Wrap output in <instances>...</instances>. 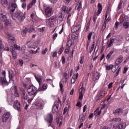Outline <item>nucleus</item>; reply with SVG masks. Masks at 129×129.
<instances>
[{
  "label": "nucleus",
  "instance_id": "nucleus-39",
  "mask_svg": "<svg viewBox=\"0 0 129 129\" xmlns=\"http://www.w3.org/2000/svg\"><path fill=\"white\" fill-rule=\"evenodd\" d=\"M34 31H35V28L34 27V26H31L28 29L27 32H28V33H33V32H34Z\"/></svg>",
  "mask_w": 129,
  "mask_h": 129
},
{
  "label": "nucleus",
  "instance_id": "nucleus-29",
  "mask_svg": "<svg viewBox=\"0 0 129 129\" xmlns=\"http://www.w3.org/2000/svg\"><path fill=\"white\" fill-rule=\"evenodd\" d=\"M1 3L2 5L4 7V8H8V6L9 5V2H8V0H2Z\"/></svg>",
  "mask_w": 129,
  "mask_h": 129
},
{
  "label": "nucleus",
  "instance_id": "nucleus-11",
  "mask_svg": "<svg viewBox=\"0 0 129 129\" xmlns=\"http://www.w3.org/2000/svg\"><path fill=\"white\" fill-rule=\"evenodd\" d=\"M126 124L125 122H122L117 125L114 124L113 127L114 129H124L125 128Z\"/></svg>",
  "mask_w": 129,
  "mask_h": 129
},
{
  "label": "nucleus",
  "instance_id": "nucleus-50",
  "mask_svg": "<svg viewBox=\"0 0 129 129\" xmlns=\"http://www.w3.org/2000/svg\"><path fill=\"white\" fill-rule=\"evenodd\" d=\"M122 6V2L121 1H120L118 5L117 10H120V9H121Z\"/></svg>",
  "mask_w": 129,
  "mask_h": 129
},
{
  "label": "nucleus",
  "instance_id": "nucleus-8",
  "mask_svg": "<svg viewBox=\"0 0 129 129\" xmlns=\"http://www.w3.org/2000/svg\"><path fill=\"white\" fill-rule=\"evenodd\" d=\"M9 75L10 82H11V81H12L13 84H15V80L14 79V77H15V74H14V72H13V70H9Z\"/></svg>",
  "mask_w": 129,
  "mask_h": 129
},
{
  "label": "nucleus",
  "instance_id": "nucleus-18",
  "mask_svg": "<svg viewBox=\"0 0 129 129\" xmlns=\"http://www.w3.org/2000/svg\"><path fill=\"white\" fill-rule=\"evenodd\" d=\"M7 101L9 104H13V102L15 101V97L12 95H10V97H8Z\"/></svg>",
  "mask_w": 129,
  "mask_h": 129
},
{
  "label": "nucleus",
  "instance_id": "nucleus-59",
  "mask_svg": "<svg viewBox=\"0 0 129 129\" xmlns=\"http://www.w3.org/2000/svg\"><path fill=\"white\" fill-rule=\"evenodd\" d=\"M72 0H64V3L66 5H69Z\"/></svg>",
  "mask_w": 129,
  "mask_h": 129
},
{
  "label": "nucleus",
  "instance_id": "nucleus-53",
  "mask_svg": "<svg viewBox=\"0 0 129 129\" xmlns=\"http://www.w3.org/2000/svg\"><path fill=\"white\" fill-rule=\"evenodd\" d=\"M18 64L19 65V66L22 67V66H23V65H24V61H23V60H22V59H20L19 60Z\"/></svg>",
  "mask_w": 129,
  "mask_h": 129
},
{
  "label": "nucleus",
  "instance_id": "nucleus-23",
  "mask_svg": "<svg viewBox=\"0 0 129 129\" xmlns=\"http://www.w3.org/2000/svg\"><path fill=\"white\" fill-rule=\"evenodd\" d=\"M48 88L47 84H44L42 87H39L38 89V91H44Z\"/></svg>",
  "mask_w": 129,
  "mask_h": 129
},
{
  "label": "nucleus",
  "instance_id": "nucleus-10",
  "mask_svg": "<svg viewBox=\"0 0 129 129\" xmlns=\"http://www.w3.org/2000/svg\"><path fill=\"white\" fill-rule=\"evenodd\" d=\"M6 36L9 39V40H11V41H13V43H16V39H15V35L12 34V33L10 32H6Z\"/></svg>",
  "mask_w": 129,
  "mask_h": 129
},
{
  "label": "nucleus",
  "instance_id": "nucleus-49",
  "mask_svg": "<svg viewBox=\"0 0 129 129\" xmlns=\"http://www.w3.org/2000/svg\"><path fill=\"white\" fill-rule=\"evenodd\" d=\"M14 49H16V50H18V51H21V46L17 45V44H15L14 45Z\"/></svg>",
  "mask_w": 129,
  "mask_h": 129
},
{
  "label": "nucleus",
  "instance_id": "nucleus-62",
  "mask_svg": "<svg viewBox=\"0 0 129 129\" xmlns=\"http://www.w3.org/2000/svg\"><path fill=\"white\" fill-rule=\"evenodd\" d=\"M45 30V27H42L38 29L39 32H44Z\"/></svg>",
  "mask_w": 129,
  "mask_h": 129
},
{
  "label": "nucleus",
  "instance_id": "nucleus-6",
  "mask_svg": "<svg viewBox=\"0 0 129 129\" xmlns=\"http://www.w3.org/2000/svg\"><path fill=\"white\" fill-rule=\"evenodd\" d=\"M10 116H11V113L9 112H5L2 116V119L3 122H6L10 118Z\"/></svg>",
  "mask_w": 129,
  "mask_h": 129
},
{
  "label": "nucleus",
  "instance_id": "nucleus-43",
  "mask_svg": "<svg viewBox=\"0 0 129 129\" xmlns=\"http://www.w3.org/2000/svg\"><path fill=\"white\" fill-rule=\"evenodd\" d=\"M5 22V26H12V22H10V21L8 20V19Z\"/></svg>",
  "mask_w": 129,
  "mask_h": 129
},
{
  "label": "nucleus",
  "instance_id": "nucleus-47",
  "mask_svg": "<svg viewBox=\"0 0 129 129\" xmlns=\"http://www.w3.org/2000/svg\"><path fill=\"white\" fill-rule=\"evenodd\" d=\"M64 77L66 78V81H67L68 80V78H69V74H67V73H63Z\"/></svg>",
  "mask_w": 129,
  "mask_h": 129
},
{
  "label": "nucleus",
  "instance_id": "nucleus-15",
  "mask_svg": "<svg viewBox=\"0 0 129 129\" xmlns=\"http://www.w3.org/2000/svg\"><path fill=\"white\" fill-rule=\"evenodd\" d=\"M128 22H129L128 17L122 15V18L120 21V24H124V23H127Z\"/></svg>",
  "mask_w": 129,
  "mask_h": 129
},
{
  "label": "nucleus",
  "instance_id": "nucleus-55",
  "mask_svg": "<svg viewBox=\"0 0 129 129\" xmlns=\"http://www.w3.org/2000/svg\"><path fill=\"white\" fill-rule=\"evenodd\" d=\"M48 51V48H46L45 49L42 50V55H45Z\"/></svg>",
  "mask_w": 129,
  "mask_h": 129
},
{
  "label": "nucleus",
  "instance_id": "nucleus-2",
  "mask_svg": "<svg viewBox=\"0 0 129 129\" xmlns=\"http://www.w3.org/2000/svg\"><path fill=\"white\" fill-rule=\"evenodd\" d=\"M44 8L45 10V13L47 17H51L53 15V11H52V7L50 6H46L44 5Z\"/></svg>",
  "mask_w": 129,
  "mask_h": 129
},
{
  "label": "nucleus",
  "instance_id": "nucleus-51",
  "mask_svg": "<svg viewBox=\"0 0 129 129\" xmlns=\"http://www.w3.org/2000/svg\"><path fill=\"white\" fill-rule=\"evenodd\" d=\"M112 68V64H109L108 66H106V69L109 71Z\"/></svg>",
  "mask_w": 129,
  "mask_h": 129
},
{
  "label": "nucleus",
  "instance_id": "nucleus-40",
  "mask_svg": "<svg viewBox=\"0 0 129 129\" xmlns=\"http://www.w3.org/2000/svg\"><path fill=\"white\" fill-rule=\"evenodd\" d=\"M76 81V75L73 76L72 79L71 80V83L73 84L75 83V82Z\"/></svg>",
  "mask_w": 129,
  "mask_h": 129
},
{
  "label": "nucleus",
  "instance_id": "nucleus-20",
  "mask_svg": "<svg viewBox=\"0 0 129 129\" xmlns=\"http://www.w3.org/2000/svg\"><path fill=\"white\" fill-rule=\"evenodd\" d=\"M107 13H106L105 21H104V23L103 24L102 27L101 29V31L102 32H103V31H104V30H105V28H106V23H107Z\"/></svg>",
  "mask_w": 129,
  "mask_h": 129
},
{
  "label": "nucleus",
  "instance_id": "nucleus-7",
  "mask_svg": "<svg viewBox=\"0 0 129 129\" xmlns=\"http://www.w3.org/2000/svg\"><path fill=\"white\" fill-rule=\"evenodd\" d=\"M0 20L2 22H6L8 20L7 12H3L0 14Z\"/></svg>",
  "mask_w": 129,
  "mask_h": 129
},
{
  "label": "nucleus",
  "instance_id": "nucleus-26",
  "mask_svg": "<svg viewBox=\"0 0 129 129\" xmlns=\"http://www.w3.org/2000/svg\"><path fill=\"white\" fill-rule=\"evenodd\" d=\"M75 9L78 12H80V10L82 9V3L80 2L75 7Z\"/></svg>",
  "mask_w": 129,
  "mask_h": 129
},
{
  "label": "nucleus",
  "instance_id": "nucleus-61",
  "mask_svg": "<svg viewBox=\"0 0 129 129\" xmlns=\"http://www.w3.org/2000/svg\"><path fill=\"white\" fill-rule=\"evenodd\" d=\"M49 2L51 4H56L58 2V0H49Z\"/></svg>",
  "mask_w": 129,
  "mask_h": 129
},
{
  "label": "nucleus",
  "instance_id": "nucleus-3",
  "mask_svg": "<svg viewBox=\"0 0 129 129\" xmlns=\"http://www.w3.org/2000/svg\"><path fill=\"white\" fill-rule=\"evenodd\" d=\"M59 104H61V101L58 99V101H55L52 107V112L53 113H57L58 112V108H59Z\"/></svg>",
  "mask_w": 129,
  "mask_h": 129
},
{
  "label": "nucleus",
  "instance_id": "nucleus-34",
  "mask_svg": "<svg viewBox=\"0 0 129 129\" xmlns=\"http://www.w3.org/2000/svg\"><path fill=\"white\" fill-rule=\"evenodd\" d=\"M61 11L64 13H67V14H68V7L67 6H63L61 7Z\"/></svg>",
  "mask_w": 129,
  "mask_h": 129
},
{
  "label": "nucleus",
  "instance_id": "nucleus-64",
  "mask_svg": "<svg viewBox=\"0 0 129 129\" xmlns=\"http://www.w3.org/2000/svg\"><path fill=\"white\" fill-rule=\"evenodd\" d=\"M21 49V51H22V52H25V51H26V47H25V46H22Z\"/></svg>",
  "mask_w": 129,
  "mask_h": 129
},
{
  "label": "nucleus",
  "instance_id": "nucleus-37",
  "mask_svg": "<svg viewBox=\"0 0 129 129\" xmlns=\"http://www.w3.org/2000/svg\"><path fill=\"white\" fill-rule=\"evenodd\" d=\"M86 117V114L85 113H82V117L80 120L81 122H83L85 120V118Z\"/></svg>",
  "mask_w": 129,
  "mask_h": 129
},
{
  "label": "nucleus",
  "instance_id": "nucleus-52",
  "mask_svg": "<svg viewBox=\"0 0 129 129\" xmlns=\"http://www.w3.org/2000/svg\"><path fill=\"white\" fill-rule=\"evenodd\" d=\"M58 18L60 22H63V18H64V17L62 16V13L58 14Z\"/></svg>",
  "mask_w": 129,
  "mask_h": 129
},
{
  "label": "nucleus",
  "instance_id": "nucleus-38",
  "mask_svg": "<svg viewBox=\"0 0 129 129\" xmlns=\"http://www.w3.org/2000/svg\"><path fill=\"white\" fill-rule=\"evenodd\" d=\"M27 32H28V28H25V29L24 30H23L21 32V34L23 37H25L26 36V34H27Z\"/></svg>",
  "mask_w": 129,
  "mask_h": 129
},
{
  "label": "nucleus",
  "instance_id": "nucleus-17",
  "mask_svg": "<svg viewBox=\"0 0 129 129\" xmlns=\"http://www.w3.org/2000/svg\"><path fill=\"white\" fill-rule=\"evenodd\" d=\"M104 96V92L100 91L97 95L96 98L97 100H100V99H102L103 97Z\"/></svg>",
  "mask_w": 129,
  "mask_h": 129
},
{
  "label": "nucleus",
  "instance_id": "nucleus-5",
  "mask_svg": "<svg viewBox=\"0 0 129 129\" xmlns=\"http://www.w3.org/2000/svg\"><path fill=\"white\" fill-rule=\"evenodd\" d=\"M44 101L42 100H37L35 102V106L37 108H39L40 109H43L44 108Z\"/></svg>",
  "mask_w": 129,
  "mask_h": 129
},
{
  "label": "nucleus",
  "instance_id": "nucleus-41",
  "mask_svg": "<svg viewBox=\"0 0 129 129\" xmlns=\"http://www.w3.org/2000/svg\"><path fill=\"white\" fill-rule=\"evenodd\" d=\"M39 50H40V48L38 47L36 51H34L33 50H30V53H31V54H37V53H38V51H39Z\"/></svg>",
  "mask_w": 129,
  "mask_h": 129
},
{
  "label": "nucleus",
  "instance_id": "nucleus-14",
  "mask_svg": "<svg viewBox=\"0 0 129 129\" xmlns=\"http://www.w3.org/2000/svg\"><path fill=\"white\" fill-rule=\"evenodd\" d=\"M33 75L36 79V80L37 81V82H38L39 85H41V84H42V77H41V76H40L39 75H38L37 74H33Z\"/></svg>",
  "mask_w": 129,
  "mask_h": 129
},
{
  "label": "nucleus",
  "instance_id": "nucleus-22",
  "mask_svg": "<svg viewBox=\"0 0 129 129\" xmlns=\"http://www.w3.org/2000/svg\"><path fill=\"white\" fill-rule=\"evenodd\" d=\"M100 77V73H99L98 72H96L94 75L93 80V81H96L97 80H98Z\"/></svg>",
  "mask_w": 129,
  "mask_h": 129
},
{
  "label": "nucleus",
  "instance_id": "nucleus-27",
  "mask_svg": "<svg viewBox=\"0 0 129 129\" xmlns=\"http://www.w3.org/2000/svg\"><path fill=\"white\" fill-rule=\"evenodd\" d=\"M56 16H53L49 18V19H46V22L47 23H52L54 22V21H56Z\"/></svg>",
  "mask_w": 129,
  "mask_h": 129
},
{
  "label": "nucleus",
  "instance_id": "nucleus-33",
  "mask_svg": "<svg viewBox=\"0 0 129 129\" xmlns=\"http://www.w3.org/2000/svg\"><path fill=\"white\" fill-rule=\"evenodd\" d=\"M117 69H118V66H117L116 64L113 66L112 65V72L114 73L116 71V70H117Z\"/></svg>",
  "mask_w": 129,
  "mask_h": 129
},
{
  "label": "nucleus",
  "instance_id": "nucleus-9",
  "mask_svg": "<svg viewBox=\"0 0 129 129\" xmlns=\"http://www.w3.org/2000/svg\"><path fill=\"white\" fill-rule=\"evenodd\" d=\"M13 107L18 111H21V104L19 101L15 100L14 102Z\"/></svg>",
  "mask_w": 129,
  "mask_h": 129
},
{
  "label": "nucleus",
  "instance_id": "nucleus-48",
  "mask_svg": "<svg viewBox=\"0 0 129 129\" xmlns=\"http://www.w3.org/2000/svg\"><path fill=\"white\" fill-rule=\"evenodd\" d=\"M67 46L69 47H71L72 46V40H69L67 43Z\"/></svg>",
  "mask_w": 129,
  "mask_h": 129
},
{
  "label": "nucleus",
  "instance_id": "nucleus-31",
  "mask_svg": "<svg viewBox=\"0 0 129 129\" xmlns=\"http://www.w3.org/2000/svg\"><path fill=\"white\" fill-rule=\"evenodd\" d=\"M14 96H15V97H19V91H18V89H17V86H14Z\"/></svg>",
  "mask_w": 129,
  "mask_h": 129
},
{
  "label": "nucleus",
  "instance_id": "nucleus-58",
  "mask_svg": "<svg viewBox=\"0 0 129 129\" xmlns=\"http://www.w3.org/2000/svg\"><path fill=\"white\" fill-rule=\"evenodd\" d=\"M23 86L25 88H27L28 89V87H29V86H31V85H30L28 83H24L23 84Z\"/></svg>",
  "mask_w": 129,
  "mask_h": 129
},
{
  "label": "nucleus",
  "instance_id": "nucleus-56",
  "mask_svg": "<svg viewBox=\"0 0 129 129\" xmlns=\"http://www.w3.org/2000/svg\"><path fill=\"white\" fill-rule=\"evenodd\" d=\"M83 62H84V56L82 55L81 57V60L80 61V64H83Z\"/></svg>",
  "mask_w": 129,
  "mask_h": 129
},
{
  "label": "nucleus",
  "instance_id": "nucleus-46",
  "mask_svg": "<svg viewBox=\"0 0 129 129\" xmlns=\"http://www.w3.org/2000/svg\"><path fill=\"white\" fill-rule=\"evenodd\" d=\"M63 51H64V47L62 46L60 48L59 50L58 51V53L59 55H61L62 53H63Z\"/></svg>",
  "mask_w": 129,
  "mask_h": 129
},
{
  "label": "nucleus",
  "instance_id": "nucleus-30",
  "mask_svg": "<svg viewBox=\"0 0 129 129\" xmlns=\"http://www.w3.org/2000/svg\"><path fill=\"white\" fill-rule=\"evenodd\" d=\"M98 11L97 13L98 15H100L101 12H102V5H101V4L98 3Z\"/></svg>",
  "mask_w": 129,
  "mask_h": 129
},
{
  "label": "nucleus",
  "instance_id": "nucleus-4",
  "mask_svg": "<svg viewBox=\"0 0 129 129\" xmlns=\"http://www.w3.org/2000/svg\"><path fill=\"white\" fill-rule=\"evenodd\" d=\"M16 17L18 18L19 21L24 22V20L25 19L26 13H23L21 11H18L16 13Z\"/></svg>",
  "mask_w": 129,
  "mask_h": 129
},
{
  "label": "nucleus",
  "instance_id": "nucleus-57",
  "mask_svg": "<svg viewBox=\"0 0 129 129\" xmlns=\"http://www.w3.org/2000/svg\"><path fill=\"white\" fill-rule=\"evenodd\" d=\"M31 8H33V5L30 3L27 5V11H29Z\"/></svg>",
  "mask_w": 129,
  "mask_h": 129
},
{
  "label": "nucleus",
  "instance_id": "nucleus-36",
  "mask_svg": "<svg viewBox=\"0 0 129 129\" xmlns=\"http://www.w3.org/2000/svg\"><path fill=\"white\" fill-rule=\"evenodd\" d=\"M113 43H114V39L110 38V42L108 44V48H110L113 45Z\"/></svg>",
  "mask_w": 129,
  "mask_h": 129
},
{
  "label": "nucleus",
  "instance_id": "nucleus-25",
  "mask_svg": "<svg viewBox=\"0 0 129 129\" xmlns=\"http://www.w3.org/2000/svg\"><path fill=\"white\" fill-rule=\"evenodd\" d=\"M80 28L81 27L79 25L73 26L72 27V32H73V33H75L76 32H78V31L80 29Z\"/></svg>",
  "mask_w": 129,
  "mask_h": 129
},
{
  "label": "nucleus",
  "instance_id": "nucleus-13",
  "mask_svg": "<svg viewBox=\"0 0 129 129\" xmlns=\"http://www.w3.org/2000/svg\"><path fill=\"white\" fill-rule=\"evenodd\" d=\"M45 119L47 120L48 123H52L53 121V115L51 113H48Z\"/></svg>",
  "mask_w": 129,
  "mask_h": 129
},
{
  "label": "nucleus",
  "instance_id": "nucleus-44",
  "mask_svg": "<svg viewBox=\"0 0 129 129\" xmlns=\"http://www.w3.org/2000/svg\"><path fill=\"white\" fill-rule=\"evenodd\" d=\"M5 48V45L2 43H0V54H2L3 49Z\"/></svg>",
  "mask_w": 129,
  "mask_h": 129
},
{
  "label": "nucleus",
  "instance_id": "nucleus-19",
  "mask_svg": "<svg viewBox=\"0 0 129 129\" xmlns=\"http://www.w3.org/2000/svg\"><path fill=\"white\" fill-rule=\"evenodd\" d=\"M122 61H123V57L122 56V55H121L115 61L116 65L117 66H118V65L120 64V63H121Z\"/></svg>",
  "mask_w": 129,
  "mask_h": 129
},
{
  "label": "nucleus",
  "instance_id": "nucleus-35",
  "mask_svg": "<svg viewBox=\"0 0 129 129\" xmlns=\"http://www.w3.org/2000/svg\"><path fill=\"white\" fill-rule=\"evenodd\" d=\"M113 53H114V51L113 50H112L108 53V54L106 56L107 60H108L109 59H110V57H111Z\"/></svg>",
  "mask_w": 129,
  "mask_h": 129
},
{
  "label": "nucleus",
  "instance_id": "nucleus-24",
  "mask_svg": "<svg viewBox=\"0 0 129 129\" xmlns=\"http://www.w3.org/2000/svg\"><path fill=\"white\" fill-rule=\"evenodd\" d=\"M22 95L23 97H24V99L27 100L28 98H29V96H28V94H27V92H26V90L24 89H23L22 90Z\"/></svg>",
  "mask_w": 129,
  "mask_h": 129
},
{
  "label": "nucleus",
  "instance_id": "nucleus-54",
  "mask_svg": "<svg viewBox=\"0 0 129 129\" xmlns=\"http://www.w3.org/2000/svg\"><path fill=\"white\" fill-rule=\"evenodd\" d=\"M111 121H120V120H121V119H120V118H113L111 120Z\"/></svg>",
  "mask_w": 129,
  "mask_h": 129
},
{
  "label": "nucleus",
  "instance_id": "nucleus-16",
  "mask_svg": "<svg viewBox=\"0 0 129 129\" xmlns=\"http://www.w3.org/2000/svg\"><path fill=\"white\" fill-rule=\"evenodd\" d=\"M10 50L14 59H17V56L18 54L17 53V52H16V50L15 49L14 46H11Z\"/></svg>",
  "mask_w": 129,
  "mask_h": 129
},
{
  "label": "nucleus",
  "instance_id": "nucleus-42",
  "mask_svg": "<svg viewBox=\"0 0 129 129\" xmlns=\"http://www.w3.org/2000/svg\"><path fill=\"white\" fill-rule=\"evenodd\" d=\"M123 27L125 28V29H127L129 28V22H125L123 24Z\"/></svg>",
  "mask_w": 129,
  "mask_h": 129
},
{
  "label": "nucleus",
  "instance_id": "nucleus-32",
  "mask_svg": "<svg viewBox=\"0 0 129 129\" xmlns=\"http://www.w3.org/2000/svg\"><path fill=\"white\" fill-rule=\"evenodd\" d=\"M18 8L17 5V0H14V2L11 4V9H15V10Z\"/></svg>",
  "mask_w": 129,
  "mask_h": 129
},
{
  "label": "nucleus",
  "instance_id": "nucleus-45",
  "mask_svg": "<svg viewBox=\"0 0 129 129\" xmlns=\"http://www.w3.org/2000/svg\"><path fill=\"white\" fill-rule=\"evenodd\" d=\"M92 34L93 33L92 32H90L88 34V40L89 41H91V37H92Z\"/></svg>",
  "mask_w": 129,
  "mask_h": 129
},
{
  "label": "nucleus",
  "instance_id": "nucleus-12",
  "mask_svg": "<svg viewBox=\"0 0 129 129\" xmlns=\"http://www.w3.org/2000/svg\"><path fill=\"white\" fill-rule=\"evenodd\" d=\"M0 83H2L3 86H7L9 85V82L7 81V79L5 77H0Z\"/></svg>",
  "mask_w": 129,
  "mask_h": 129
},
{
  "label": "nucleus",
  "instance_id": "nucleus-28",
  "mask_svg": "<svg viewBox=\"0 0 129 129\" xmlns=\"http://www.w3.org/2000/svg\"><path fill=\"white\" fill-rule=\"evenodd\" d=\"M122 112H123L122 108H120L117 109L115 111H114L113 113L114 114L117 113L118 114L120 115V114H122Z\"/></svg>",
  "mask_w": 129,
  "mask_h": 129
},
{
  "label": "nucleus",
  "instance_id": "nucleus-63",
  "mask_svg": "<svg viewBox=\"0 0 129 129\" xmlns=\"http://www.w3.org/2000/svg\"><path fill=\"white\" fill-rule=\"evenodd\" d=\"M76 106L78 107H81V106H82V105H81V103H80V101H78L77 102Z\"/></svg>",
  "mask_w": 129,
  "mask_h": 129
},
{
  "label": "nucleus",
  "instance_id": "nucleus-60",
  "mask_svg": "<svg viewBox=\"0 0 129 129\" xmlns=\"http://www.w3.org/2000/svg\"><path fill=\"white\" fill-rule=\"evenodd\" d=\"M94 49V44H93L92 45V46L91 47L90 50V53H91L92 51H93V49Z\"/></svg>",
  "mask_w": 129,
  "mask_h": 129
},
{
  "label": "nucleus",
  "instance_id": "nucleus-1",
  "mask_svg": "<svg viewBox=\"0 0 129 129\" xmlns=\"http://www.w3.org/2000/svg\"><path fill=\"white\" fill-rule=\"evenodd\" d=\"M38 90L37 88L34 86V85H30L27 88V92L29 95H33V97H35L38 93Z\"/></svg>",
  "mask_w": 129,
  "mask_h": 129
},
{
  "label": "nucleus",
  "instance_id": "nucleus-21",
  "mask_svg": "<svg viewBox=\"0 0 129 129\" xmlns=\"http://www.w3.org/2000/svg\"><path fill=\"white\" fill-rule=\"evenodd\" d=\"M79 93L82 94H84L85 93V88H83V83H81V85L80 86V89L79 90Z\"/></svg>",
  "mask_w": 129,
  "mask_h": 129
}]
</instances>
